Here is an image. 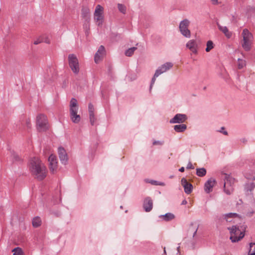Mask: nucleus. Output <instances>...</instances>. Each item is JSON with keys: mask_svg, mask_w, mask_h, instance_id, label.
<instances>
[{"mask_svg": "<svg viewBox=\"0 0 255 255\" xmlns=\"http://www.w3.org/2000/svg\"><path fill=\"white\" fill-rule=\"evenodd\" d=\"M29 168L32 175L38 180L41 181L46 176V168L38 157L32 158L30 160Z\"/></svg>", "mask_w": 255, "mask_h": 255, "instance_id": "nucleus-1", "label": "nucleus"}, {"mask_svg": "<svg viewBox=\"0 0 255 255\" xmlns=\"http://www.w3.org/2000/svg\"><path fill=\"white\" fill-rule=\"evenodd\" d=\"M246 228L244 227L242 231L237 226H233L231 227H228V230H229L231 235L230 240L232 242L235 243L241 240L245 236L244 232Z\"/></svg>", "mask_w": 255, "mask_h": 255, "instance_id": "nucleus-2", "label": "nucleus"}, {"mask_svg": "<svg viewBox=\"0 0 255 255\" xmlns=\"http://www.w3.org/2000/svg\"><path fill=\"white\" fill-rule=\"evenodd\" d=\"M70 116L72 121L76 124L80 122L81 117L78 114V106L77 101L74 98H72L70 102Z\"/></svg>", "mask_w": 255, "mask_h": 255, "instance_id": "nucleus-3", "label": "nucleus"}, {"mask_svg": "<svg viewBox=\"0 0 255 255\" xmlns=\"http://www.w3.org/2000/svg\"><path fill=\"white\" fill-rule=\"evenodd\" d=\"M241 44L246 51H249L252 47L253 35L247 29H244L242 33Z\"/></svg>", "mask_w": 255, "mask_h": 255, "instance_id": "nucleus-4", "label": "nucleus"}, {"mask_svg": "<svg viewBox=\"0 0 255 255\" xmlns=\"http://www.w3.org/2000/svg\"><path fill=\"white\" fill-rule=\"evenodd\" d=\"M224 178L225 179L224 191L227 194L230 195L234 191L235 179L230 175L227 174H224Z\"/></svg>", "mask_w": 255, "mask_h": 255, "instance_id": "nucleus-5", "label": "nucleus"}, {"mask_svg": "<svg viewBox=\"0 0 255 255\" xmlns=\"http://www.w3.org/2000/svg\"><path fill=\"white\" fill-rule=\"evenodd\" d=\"M69 65L72 72L77 74L80 70L79 61L76 56L73 54L68 55Z\"/></svg>", "mask_w": 255, "mask_h": 255, "instance_id": "nucleus-6", "label": "nucleus"}, {"mask_svg": "<svg viewBox=\"0 0 255 255\" xmlns=\"http://www.w3.org/2000/svg\"><path fill=\"white\" fill-rule=\"evenodd\" d=\"M94 20L98 26H101L104 21V7L98 4L96 6L94 13Z\"/></svg>", "mask_w": 255, "mask_h": 255, "instance_id": "nucleus-7", "label": "nucleus"}, {"mask_svg": "<svg viewBox=\"0 0 255 255\" xmlns=\"http://www.w3.org/2000/svg\"><path fill=\"white\" fill-rule=\"evenodd\" d=\"M190 21L187 19H184L181 21L179 25V31L181 34L186 38H189L191 37V32L188 29Z\"/></svg>", "mask_w": 255, "mask_h": 255, "instance_id": "nucleus-8", "label": "nucleus"}, {"mask_svg": "<svg viewBox=\"0 0 255 255\" xmlns=\"http://www.w3.org/2000/svg\"><path fill=\"white\" fill-rule=\"evenodd\" d=\"M173 66V64L170 62H167L160 67H159L155 71V73L153 77L151 80V83L150 87L154 84L156 78L158 77L160 74L166 72L167 70H169L171 68H172Z\"/></svg>", "mask_w": 255, "mask_h": 255, "instance_id": "nucleus-9", "label": "nucleus"}, {"mask_svg": "<svg viewBox=\"0 0 255 255\" xmlns=\"http://www.w3.org/2000/svg\"><path fill=\"white\" fill-rule=\"evenodd\" d=\"M36 125L37 129L39 131H43L48 128L47 120L46 116L43 114H39L36 118Z\"/></svg>", "mask_w": 255, "mask_h": 255, "instance_id": "nucleus-10", "label": "nucleus"}, {"mask_svg": "<svg viewBox=\"0 0 255 255\" xmlns=\"http://www.w3.org/2000/svg\"><path fill=\"white\" fill-rule=\"evenodd\" d=\"M48 161L49 162V169L50 172L52 173H54L57 171L58 167L56 156L51 154L49 157Z\"/></svg>", "mask_w": 255, "mask_h": 255, "instance_id": "nucleus-11", "label": "nucleus"}, {"mask_svg": "<svg viewBox=\"0 0 255 255\" xmlns=\"http://www.w3.org/2000/svg\"><path fill=\"white\" fill-rule=\"evenodd\" d=\"M186 46L193 54H197L198 53L199 46L196 40L194 39L190 40L186 43Z\"/></svg>", "mask_w": 255, "mask_h": 255, "instance_id": "nucleus-12", "label": "nucleus"}, {"mask_svg": "<svg viewBox=\"0 0 255 255\" xmlns=\"http://www.w3.org/2000/svg\"><path fill=\"white\" fill-rule=\"evenodd\" d=\"M106 54L105 48L103 46L101 45L96 52L95 55V62L96 63H99L104 57Z\"/></svg>", "mask_w": 255, "mask_h": 255, "instance_id": "nucleus-13", "label": "nucleus"}, {"mask_svg": "<svg viewBox=\"0 0 255 255\" xmlns=\"http://www.w3.org/2000/svg\"><path fill=\"white\" fill-rule=\"evenodd\" d=\"M181 183L182 186L184 188L185 192L186 194H189L192 192L193 190V186L192 184L187 181V180L185 178H183L181 179Z\"/></svg>", "mask_w": 255, "mask_h": 255, "instance_id": "nucleus-14", "label": "nucleus"}, {"mask_svg": "<svg viewBox=\"0 0 255 255\" xmlns=\"http://www.w3.org/2000/svg\"><path fill=\"white\" fill-rule=\"evenodd\" d=\"M216 183V180L213 178L208 179L204 185L205 192L207 193L211 192L212 191L213 187L215 185Z\"/></svg>", "mask_w": 255, "mask_h": 255, "instance_id": "nucleus-15", "label": "nucleus"}, {"mask_svg": "<svg viewBox=\"0 0 255 255\" xmlns=\"http://www.w3.org/2000/svg\"><path fill=\"white\" fill-rule=\"evenodd\" d=\"M58 154L61 163L64 164H66L68 161V156L65 150L62 147L59 148Z\"/></svg>", "mask_w": 255, "mask_h": 255, "instance_id": "nucleus-16", "label": "nucleus"}, {"mask_svg": "<svg viewBox=\"0 0 255 255\" xmlns=\"http://www.w3.org/2000/svg\"><path fill=\"white\" fill-rule=\"evenodd\" d=\"M88 111L89 114L90 122L92 125H94L96 119L94 115V108L92 104H89L88 106Z\"/></svg>", "mask_w": 255, "mask_h": 255, "instance_id": "nucleus-17", "label": "nucleus"}, {"mask_svg": "<svg viewBox=\"0 0 255 255\" xmlns=\"http://www.w3.org/2000/svg\"><path fill=\"white\" fill-rule=\"evenodd\" d=\"M199 225L196 223H192L190 225L188 230V234L194 237L196 234L197 231L198 229Z\"/></svg>", "mask_w": 255, "mask_h": 255, "instance_id": "nucleus-18", "label": "nucleus"}, {"mask_svg": "<svg viewBox=\"0 0 255 255\" xmlns=\"http://www.w3.org/2000/svg\"><path fill=\"white\" fill-rule=\"evenodd\" d=\"M217 26L219 30L221 31L228 38L231 37L232 35V32L229 31L226 26H222L218 23H217Z\"/></svg>", "mask_w": 255, "mask_h": 255, "instance_id": "nucleus-19", "label": "nucleus"}, {"mask_svg": "<svg viewBox=\"0 0 255 255\" xmlns=\"http://www.w3.org/2000/svg\"><path fill=\"white\" fill-rule=\"evenodd\" d=\"M223 217L227 222H231L233 221V219L238 217L239 215L237 213H229L224 215Z\"/></svg>", "mask_w": 255, "mask_h": 255, "instance_id": "nucleus-20", "label": "nucleus"}, {"mask_svg": "<svg viewBox=\"0 0 255 255\" xmlns=\"http://www.w3.org/2000/svg\"><path fill=\"white\" fill-rule=\"evenodd\" d=\"M32 224L33 227L37 228L41 224V220L38 216H36L33 218L32 221Z\"/></svg>", "mask_w": 255, "mask_h": 255, "instance_id": "nucleus-21", "label": "nucleus"}, {"mask_svg": "<svg viewBox=\"0 0 255 255\" xmlns=\"http://www.w3.org/2000/svg\"><path fill=\"white\" fill-rule=\"evenodd\" d=\"M187 119L186 115L184 114H176V123H182Z\"/></svg>", "mask_w": 255, "mask_h": 255, "instance_id": "nucleus-22", "label": "nucleus"}, {"mask_svg": "<svg viewBox=\"0 0 255 255\" xmlns=\"http://www.w3.org/2000/svg\"><path fill=\"white\" fill-rule=\"evenodd\" d=\"M160 217L166 221H168L174 219V215L173 214L168 213L164 215L160 216Z\"/></svg>", "mask_w": 255, "mask_h": 255, "instance_id": "nucleus-23", "label": "nucleus"}, {"mask_svg": "<svg viewBox=\"0 0 255 255\" xmlns=\"http://www.w3.org/2000/svg\"><path fill=\"white\" fill-rule=\"evenodd\" d=\"M153 206V202L152 200L149 198H146L144 201L143 207H152Z\"/></svg>", "mask_w": 255, "mask_h": 255, "instance_id": "nucleus-24", "label": "nucleus"}, {"mask_svg": "<svg viewBox=\"0 0 255 255\" xmlns=\"http://www.w3.org/2000/svg\"><path fill=\"white\" fill-rule=\"evenodd\" d=\"M237 64L238 68L241 69L243 68L246 65V62L245 60L241 58H238Z\"/></svg>", "mask_w": 255, "mask_h": 255, "instance_id": "nucleus-25", "label": "nucleus"}, {"mask_svg": "<svg viewBox=\"0 0 255 255\" xmlns=\"http://www.w3.org/2000/svg\"><path fill=\"white\" fill-rule=\"evenodd\" d=\"M196 174L200 177L204 176L206 174V170L204 168H197Z\"/></svg>", "mask_w": 255, "mask_h": 255, "instance_id": "nucleus-26", "label": "nucleus"}, {"mask_svg": "<svg viewBox=\"0 0 255 255\" xmlns=\"http://www.w3.org/2000/svg\"><path fill=\"white\" fill-rule=\"evenodd\" d=\"M214 47V44L212 41L209 40L206 44V51L207 52H210Z\"/></svg>", "mask_w": 255, "mask_h": 255, "instance_id": "nucleus-27", "label": "nucleus"}, {"mask_svg": "<svg viewBox=\"0 0 255 255\" xmlns=\"http://www.w3.org/2000/svg\"><path fill=\"white\" fill-rule=\"evenodd\" d=\"M13 255H23V252L20 248L17 247L12 250Z\"/></svg>", "mask_w": 255, "mask_h": 255, "instance_id": "nucleus-28", "label": "nucleus"}, {"mask_svg": "<svg viewBox=\"0 0 255 255\" xmlns=\"http://www.w3.org/2000/svg\"><path fill=\"white\" fill-rule=\"evenodd\" d=\"M187 128V126L185 124L176 125V132H183Z\"/></svg>", "mask_w": 255, "mask_h": 255, "instance_id": "nucleus-29", "label": "nucleus"}, {"mask_svg": "<svg viewBox=\"0 0 255 255\" xmlns=\"http://www.w3.org/2000/svg\"><path fill=\"white\" fill-rule=\"evenodd\" d=\"M249 255H255V243H250Z\"/></svg>", "mask_w": 255, "mask_h": 255, "instance_id": "nucleus-30", "label": "nucleus"}, {"mask_svg": "<svg viewBox=\"0 0 255 255\" xmlns=\"http://www.w3.org/2000/svg\"><path fill=\"white\" fill-rule=\"evenodd\" d=\"M136 49V47H131L128 49L126 52L125 54L127 56H131L134 53V51Z\"/></svg>", "mask_w": 255, "mask_h": 255, "instance_id": "nucleus-31", "label": "nucleus"}, {"mask_svg": "<svg viewBox=\"0 0 255 255\" xmlns=\"http://www.w3.org/2000/svg\"><path fill=\"white\" fill-rule=\"evenodd\" d=\"M118 7L119 11L121 12H122L124 14H125L126 13L127 8L125 5L121 4V3H118Z\"/></svg>", "mask_w": 255, "mask_h": 255, "instance_id": "nucleus-32", "label": "nucleus"}, {"mask_svg": "<svg viewBox=\"0 0 255 255\" xmlns=\"http://www.w3.org/2000/svg\"><path fill=\"white\" fill-rule=\"evenodd\" d=\"M148 182L149 183H151V184L154 185H161V186L164 185V184L163 183L158 182L155 180H150Z\"/></svg>", "mask_w": 255, "mask_h": 255, "instance_id": "nucleus-33", "label": "nucleus"}, {"mask_svg": "<svg viewBox=\"0 0 255 255\" xmlns=\"http://www.w3.org/2000/svg\"><path fill=\"white\" fill-rule=\"evenodd\" d=\"M41 40L42 41V42H45L46 43L49 44L50 43V39L48 36H43L41 38Z\"/></svg>", "mask_w": 255, "mask_h": 255, "instance_id": "nucleus-34", "label": "nucleus"}, {"mask_svg": "<svg viewBox=\"0 0 255 255\" xmlns=\"http://www.w3.org/2000/svg\"><path fill=\"white\" fill-rule=\"evenodd\" d=\"M255 187V184L254 183H251L249 185V187H248V190L251 191L253 190Z\"/></svg>", "mask_w": 255, "mask_h": 255, "instance_id": "nucleus-35", "label": "nucleus"}, {"mask_svg": "<svg viewBox=\"0 0 255 255\" xmlns=\"http://www.w3.org/2000/svg\"><path fill=\"white\" fill-rule=\"evenodd\" d=\"M13 159H14V160H15V161H17L20 159V158L18 156V155L16 154H13Z\"/></svg>", "mask_w": 255, "mask_h": 255, "instance_id": "nucleus-36", "label": "nucleus"}, {"mask_svg": "<svg viewBox=\"0 0 255 255\" xmlns=\"http://www.w3.org/2000/svg\"><path fill=\"white\" fill-rule=\"evenodd\" d=\"M187 169H193L194 167L191 162H189L187 165Z\"/></svg>", "mask_w": 255, "mask_h": 255, "instance_id": "nucleus-37", "label": "nucleus"}, {"mask_svg": "<svg viewBox=\"0 0 255 255\" xmlns=\"http://www.w3.org/2000/svg\"><path fill=\"white\" fill-rule=\"evenodd\" d=\"M211 2L213 5H217L219 3L218 0H211Z\"/></svg>", "mask_w": 255, "mask_h": 255, "instance_id": "nucleus-38", "label": "nucleus"}, {"mask_svg": "<svg viewBox=\"0 0 255 255\" xmlns=\"http://www.w3.org/2000/svg\"><path fill=\"white\" fill-rule=\"evenodd\" d=\"M41 42H42V41L41 40V39H37L35 41H34V44H35V45H37L38 44H39Z\"/></svg>", "mask_w": 255, "mask_h": 255, "instance_id": "nucleus-39", "label": "nucleus"}, {"mask_svg": "<svg viewBox=\"0 0 255 255\" xmlns=\"http://www.w3.org/2000/svg\"><path fill=\"white\" fill-rule=\"evenodd\" d=\"M52 214H53L54 216H56V217H58V216H59L60 215V213L59 211H56V212H53V213H52Z\"/></svg>", "mask_w": 255, "mask_h": 255, "instance_id": "nucleus-40", "label": "nucleus"}, {"mask_svg": "<svg viewBox=\"0 0 255 255\" xmlns=\"http://www.w3.org/2000/svg\"><path fill=\"white\" fill-rule=\"evenodd\" d=\"M170 123H175V116H174L170 121Z\"/></svg>", "mask_w": 255, "mask_h": 255, "instance_id": "nucleus-41", "label": "nucleus"}, {"mask_svg": "<svg viewBox=\"0 0 255 255\" xmlns=\"http://www.w3.org/2000/svg\"><path fill=\"white\" fill-rule=\"evenodd\" d=\"M144 211L146 212H150L152 208H144Z\"/></svg>", "mask_w": 255, "mask_h": 255, "instance_id": "nucleus-42", "label": "nucleus"}, {"mask_svg": "<svg viewBox=\"0 0 255 255\" xmlns=\"http://www.w3.org/2000/svg\"><path fill=\"white\" fill-rule=\"evenodd\" d=\"M242 200H239V201L237 202V205H241L242 204Z\"/></svg>", "mask_w": 255, "mask_h": 255, "instance_id": "nucleus-43", "label": "nucleus"}, {"mask_svg": "<svg viewBox=\"0 0 255 255\" xmlns=\"http://www.w3.org/2000/svg\"><path fill=\"white\" fill-rule=\"evenodd\" d=\"M179 170L180 171V172H183L184 171V168L183 167L180 168Z\"/></svg>", "mask_w": 255, "mask_h": 255, "instance_id": "nucleus-44", "label": "nucleus"}, {"mask_svg": "<svg viewBox=\"0 0 255 255\" xmlns=\"http://www.w3.org/2000/svg\"><path fill=\"white\" fill-rule=\"evenodd\" d=\"M176 249H177V252H178V253H179V255H181L180 252V250H179V247H177Z\"/></svg>", "mask_w": 255, "mask_h": 255, "instance_id": "nucleus-45", "label": "nucleus"}, {"mask_svg": "<svg viewBox=\"0 0 255 255\" xmlns=\"http://www.w3.org/2000/svg\"><path fill=\"white\" fill-rule=\"evenodd\" d=\"M223 133L225 135H227L228 134V132L227 131H224L223 132Z\"/></svg>", "mask_w": 255, "mask_h": 255, "instance_id": "nucleus-46", "label": "nucleus"}, {"mask_svg": "<svg viewBox=\"0 0 255 255\" xmlns=\"http://www.w3.org/2000/svg\"><path fill=\"white\" fill-rule=\"evenodd\" d=\"M224 129H225V128H224V127H222V128H221V130H220V132H223V131H223V130H224Z\"/></svg>", "mask_w": 255, "mask_h": 255, "instance_id": "nucleus-47", "label": "nucleus"}, {"mask_svg": "<svg viewBox=\"0 0 255 255\" xmlns=\"http://www.w3.org/2000/svg\"><path fill=\"white\" fill-rule=\"evenodd\" d=\"M27 127H28V128H30V123H29V122H27Z\"/></svg>", "mask_w": 255, "mask_h": 255, "instance_id": "nucleus-48", "label": "nucleus"}, {"mask_svg": "<svg viewBox=\"0 0 255 255\" xmlns=\"http://www.w3.org/2000/svg\"><path fill=\"white\" fill-rule=\"evenodd\" d=\"M164 253H166V252H165V248H164Z\"/></svg>", "mask_w": 255, "mask_h": 255, "instance_id": "nucleus-49", "label": "nucleus"}, {"mask_svg": "<svg viewBox=\"0 0 255 255\" xmlns=\"http://www.w3.org/2000/svg\"><path fill=\"white\" fill-rule=\"evenodd\" d=\"M153 144H156V142H153Z\"/></svg>", "mask_w": 255, "mask_h": 255, "instance_id": "nucleus-50", "label": "nucleus"}, {"mask_svg": "<svg viewBox=\"0 0 255 255\" xmlns=\"http://www.w3.org/2000/svg\"><path fill=\"white\" fill-rule=\"evenodd\" d=\"M174 129H175V126H174Z\"/></svg>", "mask_w": 255, "mask_h": 255, "instance_id": "nucleus-51", "label": "nucleus"}]
</instances>
